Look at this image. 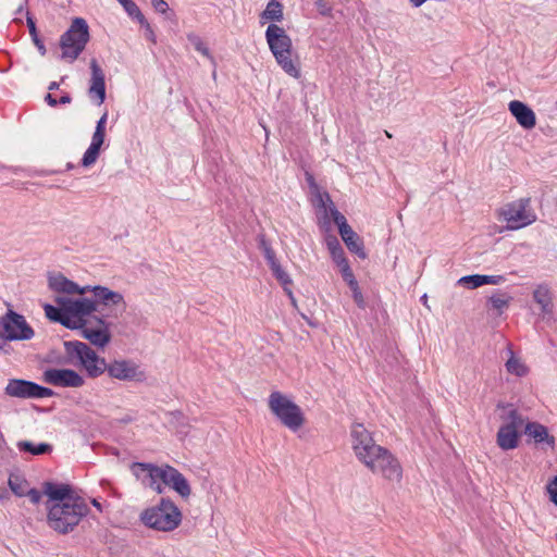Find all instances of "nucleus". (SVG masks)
I'll list each match as a JSON object with an SVG mask.
<instances>
[{
	"instance_id": "f257e3e1",
	"label": "nucleus",
	"mask_w": 557,
	"mask_h": 557,
	"mask_svg": "<svg viewBox=\"0 0 557 557\" xmlns=\"http://www.w3.org/2000/svg\"><path fill=\"white\" fill-rule=\"evenodd\" d=\"M350 436L357 459L372 473L392 482L401 480L403 468L398 459L387 448L377 445L363 424L354 423Z\"/></svg>"
},
{
	"instance_id": "f03ea898",
	"label": "nucleus",
	"mask_w": 557,
	"mask_h": 557,
	"mask_svg": "<svg viewBox=\"0 0 557 557\" xmlns=\"http://www.w3.org/2000/svg\"><path fill=\"white\" fill-rule=\"evenodd\" d=\"M48 525L59 534L72 532L89 512L85 499L77 497L69 503H47Z\"/></svg>"
},
{
	"instance_id": "7ed1b4c3",
	"label": "nucleus",
	"mask_w": 557,
	"mask_h": 557,
	"mask_svg": "<svg viewBox=\"0 0 557 557\" xmlns=\"http://www.w3.org/2000/svg\"><path fill=\"white\" fill-rule=\"evenodd\" d=\"M67 357V363L77 362L82 366L89 377H98L106 372L108 363L86 343L81 341H65L63 343Z\"/></svg>"
},
{
	"instance_id": "20e7f679",
	"label": "nucleus",
	"mask_w": 557,
	"mask_h": 557,
	"mask_svg": "<svg viewBox=\"0 0 557 557\" xmlns=\"http://www.w3.org/2000/svg\"><path fill=\"white\" fill-rule=\"evenodd\" d=\"M268 406L275 418L293 432L298 431L306 422L301 408L278 391L270 394Z\"/></svg>"
},
{
	"instance_id": "39448f33",
	"label": "nucleus",
	"mask_w": 557,
	"mask_h": 557,
	"mask_svg": "<svg viewBox=\"0 0 557 557\" xmlns=\"http://www.w3.org/2000/svg\"><path fill=\"white\" fill-rule=\"evenodd\" d=\"M181 520L180 509L169 498H162L158 506L148 508L141 513L145 525L159 531H172L178 527Z\"/></svg>"
},
{
	"instance_id": "423d86ee",
	"label": "nucleus",
	"mask_w": 557,
	"mask_h": 557,
	"mask_svg": "<svg viewBox=\"0 0 557 557\" xmlns=\"http://www.w3.org/2000/svg\"><path fill=\"white\" fill-rule=\"evenodd\" d=\"M89 41V27L83 17H75L60 37L61 59L74 62Z\"/></svg>"
},
{
	"instance_id": "0eeeda50",
	"label": "nucleus",
	"mask_w": 557,
	"mask_h": 557,
	"mask_svg": "<svg viewBox=\"0 0 557 557\" xmlns=\"http://www.w3.org/2000/svg\"><path fill=\"white\" fill-rule=\"evenodd\" d=\"M132 473L141 479L144 483L148 480L147 484L154 490L158 494L163 492V487L158 483L161 480L165 485L171 486L178 470L172 466L165 465L158 467L149 462H133L131 466Z\"/></svg>"
},
{
	"instance_id": "6e6552de",
	"label": "nucleus",
	"mask_w": 557,
	"mask_h": 557,
	"mask_svg": "<svg viewBox=\"0 0 557 557\" xmlns=\"http://www.w3.org/2000/svg\"><path fill=\"white\" fill-rule=\"evenodd\" d=\"M35 332L27 323L24 315L9 309L0 318V338L3 341H28L33 338Z\"/></svg>"
},
{
	"instance_id": "1a4fd4ad",
	"label": "nucleus",
	"mask_w": 557,
	"mask_h": 557,
	"mask_svg": "<svg viewBox=\"0 0 557 557\" xmlns=\"http://www.w3.org/2000/svg\"><path fill=\"white\" fill-rule=\"evenodd\" d=\"M530 203V198H520L502 209L500 215L507 222V230H519L535 222L536 214L529 209Z\"/></svg>"
},
{
	"instance_id": "9d476101",
	"label": "nucleus",
	"mask_w": 557,
	"mask_h": 557,
	"mask_svg": "<svg viewBox=\"0 0 557 557\" xmlns=\"http://www.w3.org/2000/svg\"><path fill=\"white\" fill-rule=\"evenodd\" d=\"M65 304V312H67L70 322L75 324V326H67L69 330H76L83 327L87 322H92L88 318L98 311V305L90 298L71 299L66 297Z\"/></svg>"
},
{
	"instance_id": "9b49d317",
	"label": "nucleus",
	"mask_w": 557,
	"mask_h": 557,
	"mask_svg": "<svg viewBox=\"0 0 557 557\" xmlns=\"http://www.w3.org/2000/svg\"><path fill=\"white\" fill-rule=\"evenodd\" d=\"M42 381L57 387L77 388L85 384L84 377L72 369H47L42 373Z\"/></svg>"
},
{
	"instance_id": "f8f14e48",
	"label": "nucleus",
	"mask_w": 557,
	"mask_h": 557,
	"mask_svg": "<svg viewBox=\"0 0 557 557\" xmlns=\"http://www.w3.org/2000/svg\"><path fill=\"white\" fill-rule=\"evenodd\" d=\"M106 372H108L110 377L121 381L141 382L145 380V373L131 360H113L108 363Z\"/></svg>"
},
{
	"instance_id": "ddd939ff",
	"label": "nucleus",
	"mask_w": 557,
	"mask_h": 557,
	"mask_svg": "<svg viewBox=\"0 0 557 557\" xmlns=\"http://www.w3.org/2000/svg\"><path fill=\"white\" fill-rule=\"evenodd\" d=\"M89 67L90 85L88 88V96L100 106L106 100V75L96 59L90 60Z\"/></svg>"
},
{
	"instance_id": "4468645a",
	"label": "nucleus",
	"mask_w": 557,
	"mask_h": 557,
	"mask_svg": "<svg viewBox=\"0 0 557 557\" xmlns=\"http://www.w3.org/2000/svg\"><path fill=\"white\" fill-rule=\"evenodd\" d=\"M265 38L273 55L282 57L283 52L292 51V39L281 26L274 23L270 24L265 30Z\"/></svg>"
},
{
	"instance_id": "2eb2a0df",
	"label": "nucleus",
	"mask_w": 557,
	"mask_h": 557,
	"mask_svg": "<svg viewBox=\"0 0 557 557\" xmlns=\"http://www.w3.org/2000/svg\"><path fill=\"white\" fill-rule=\"evenodd\" d=\"M100 327H94L92 322H87L83 327H79L81 335L89 341L94 346L103 348L111 341L110 323L101 322L99 320Z\"/></svg>"
},
{
	"instance_id": "dca6fc26",
	"label": "nucleus",
	"mask_w": 557,
	"mask_h": 557,
	"mask_svg": "<svg viewBox=\"0 0 557 557\" xmlns=\"http://www.w3.org/2000/svg\"><path fill=\"white\" fill-rule=\"evenodd\" d=\"M524 434L531 437L534 441V444L543 449L545 447H549L552 449L555 448V436L549 434L547 426L540 422H528L524 428Z\"/></svg>"
},
{
	"instance_id": "f3484780",
	"label": "nucleus",
	"mask_w": 557,
	"mask_h": 557,
	"mask_svg": "<svg viewBox=\"0 0 557 557\" xmlns=\"http://www.w3.org/2000/svg\"><path fill=\"white\" fill-rule=\"evenodd\" d=\"M42 493L49 498L47 503H69L77 498L70 484H58L46 481L42 484Z\"/></svg>"
},
{
	"instance_id": "a211bd4d",
	"label": "nucleus",
	"mask_w": 557,
	"mask_h": 557,
	"mask_svg": "<svg viewBox=\"0 0 557 557\" xmlns=\"http://www.w3.org/2000/svg\"><path fill=\"white\" fill-rule=\"evenodd\" d=\"M508 109L517 123L524 129H532L536 125L534 111L524 102L512 100L509 102Z\"/></svg>"
},
{
	"instance_id": "6ab92c4d",
	"label": "nucleus",
	"mask_w": 557,
	"mask_h": 557,
	"mask_svg": "<svg viewBox=\"0 0 557 557\" xmlns=\"http://www.w3.org/2000/svg\"><path fill=\"white\" fill-rule=\"evenodd\" d=\"M35 382L23 379H10L4 388L5 395L22 399H34Z\"/></svg>"
},
{
	"instance_id": "aec40b11",
	"label": "nucleus",
	"mask_w": 557,
	"mask_h": 557,
	"mask_svg": "<svg viewBox=\"0 0 557 557\" xmlns=\"http://www.w3.org/2000/svg\"><path fill=\"white\" fill-rule=\"evenodd\" d=\"M91 292H92L94 297H95V299H92V300L96 301V304L98 306L100 304L104 305V306H110V305L119 306V305H123V308H125V306H126V304L124 301V297H123V295L121 293L111 290V289H109L106 286H101V285L92 286Z\"/></svg>"
},
{
	"instance_id": "412c9836",
	"label": "nucleus",
	"mask_w": 557,
	"mask_h": 557,
	"mask_svg": "<svg viewBox=\"0 0 557 557\" xmlns=\"http://www.w3.org/2000/svg\"><path fill=\"white\" fill-rule=\"evenodd\" d=\"M505 281L506 278L504 275L472 274L460 277L457 284L465 285L470 289H474L483 285L502 284Z\"/></svg>"
},
{
	"instance_id": "4be33fe9",
	"label": "nucleus",
	"mask_w": 557,
	"mask_h": 557,
	"mask_svg": "<svg viewBox=\"0 0 557 557\" xmlns=\"http://www.w3.org/2000/svg\"><path fill=\"white\" fill-rule=\"evenodd\" d=\"M519 433L512 424H503L498 429L496 443L503 450L515 449L519 445Z\"/></svg>"
},
{
	"instance_id": "5701e85b",
	"label": "nucleus",
	"mask_w": 557,
	"mask_h": 557,
	"mask_svg": "<svg viewBox=\"0 0 557 557\" xmlns=\"http://www.w3.org/2000/svg\"><path fill=\"white\" fill-rule=\"evenodd\" d=\"M318 201H319V207L321 208H324V209H329L330 211V214L334 221V223L337 225L338 227V232H345L346 233V230L349 228L350 226L348 225L347 223V220L346 218L344 216V214H342L337 208L335 207L334 202L332 201L329 193L324 191L323 194L321 193H318Z\"/></svg>"
},
{
	"instance_id": "b1692460",
	"label": "nucleus",
	"mask_w": 557,
	"mask_h": 557,
	"mask_svg": "<svg viewBox=\"0 0 557 557\" xmlns=\"http://www.w3.org/2000/svg\"><path fill=\"white\" fill-rule=\"evenodd\" d=\"M65 301H66V297H58L55 299V302L59 305V308L47 304V305H45L44 309H45L46 317L49 320H51L53 322H58L67 329V326H75V324L70 322L67 312H65V308H66Z\"/></svg>"
},
{
	"instance_id": "393cba45",
	"label": "nucleus",
	"mask_w": 557,
	"mask_h": 557,
	"mask_svg": "<svg viewBox=\"0 0 557 557\" xmlns=\"http://www.w3.org/2000/svg\"><path fill=\"white\" fill-rule=\"evenodd\" d=\"M339 235L350 252L357 255L360 259L367 258L363 240L351 227L347 228L346 233L341 232Z\"/></svg>"
},
{
	"instance_id": "a878e982",
	"label": "nucleus",
	"mask_w": 557,
	"mask_h": 557,
	"mask_svg": "<svg viewBox=\"0 0 557 557\" xmlns=\"http://www.w3.org/2000/svg\"><path fill=\"white\" fill-rule=\"evenodd\" d=\"M48 283L49 288L57 293L73 295L75 292H81L77 283L60 273L49 276Z\"/></svg>"
},
{
	"instance_id": "bb28decb",
	"label": "nucleus",
	"mask_w": 557,
	"mask_h": 557,
	"mask_svg": "<svg viewBox=\"0 0 557 557\" xmlns=\"http://www.w3.org/2000/svg\"><path fill=\"white\" fill-rule=\"evenodd\" d=\"M533 299L540 305L543 315L553 312L552 294L547 285L541 284L533 290Z\"/></svg>"
},
{
	"instance_id": "cd10ccee",
	"label": "nucleus",
	"mask_w": 557,
	"mask_h": 557,
	"mask_svg": "<svg viewBox=\"0 0 557 557\" xmlns=\"http://www.w3.org/2000/svg\"><path fill=\"white\" fill-rule=\"evenodd\" d=\"M269 268L272 271L273 276L278 281V283L283 287L284 292L290 299L292 304L295 305L296 299H295L293 290H292L293 281L290 278V276L288 275V273L286 271H284V269L282 268L280 262H277V263H275V265H271Z\"/></svg>"
},
{
	"instance_id": "c85d7f7f",
	"label": "nucleus",
	"mask_w": 557,
	"mask_h": 557,
	"mask_svg": "<svg viewBox=\"0 0 557 557\" xmlns=\"http://www.w3.org/2000/svg\"><path fill=\"white\" fill-rule=\"evenodd\" d=\"M166 422L170 429L174 430L178 434L186 435L189 430V423L187 417L182 411H169L166 412Z\"/></svg>"
},
{
	"instance_id": "c756f323",
	"label": "nucleus",
	"mask_w": 557,
	"mask_h": 557,
	"mask_svg": "<svg viewBox=\"0 0 557 557\" xmlns=\"http://www.w3.org/2000/svg\"><path fill=\"white\" fill-rule=\"evenodd\" d=\"M16 447L21 453L30 454L33 456L48 455L53 450V447L51 444H48V443L34 444L33 442H29V441H18L16 443Z\"/></svg>"
},
{
	"instance_id": "7c9ffc66",
	"label": "nucleus",
	"mask_w": 557,
	"mask_h": 557,
	"mask_svg": "<svg viewBox=\"0 0 557 557\" xmlns=\"http://www.w3.org/2000/svg\"><path fill=\"white\" fill-rule=\"evenodd\" d=\"M284 18L283 5L277 0H270L260 14L261 23L267 21L281 22Z\"/></svg>"
},
{
	"instance_id": "2f4dec72",
	"label": "nucleus",
	"mask_w": 557,
	"mask_h": 557,
	"mask_svg": "<svg viewBox=\"0 0 557 557\" xmlns=\"http://www.w3.org/2000/svg\"><path fill=\"white\" fill-rule=\"evenodd\" d=\"M276 62L280 64V66L292 77L298 78L300 76V70L299 67L294 63L292 60V51H288L286 53H282V57L280 54L274 55Z\"/></svg>"
},
{
	"instance_id": "473e14b6",
	"label": "nucleus",
	"mask_w": 557,
	"mask_h": 557,
	"mask_svg": "<svg viewBox=\"0 0 557 557\" xmlns=\"http://www.w3.org/2000/svg\"><path fill=\"white\" fill-rule=\"evenodd\" d=\"M512 297L504 292H497L493 294L488 299L487 304L495 310H497L498 314H502L505 309L508 308L510 302L512 301Z\"/></svg>"
},
{
	"instance_id": "72a5a7b5",
	"label": "nucleus",
	"mask_w": 557,
	"mask_h": 557,
	"mask_svg": "<svg viewBox=\"0 0 557 557\" xmlns=\"http://www.w3.org/2000/svg\"><path fill=\"white\" fill-rule=\"evenodd\" d=\"M326 244L332 256V259L337 265L348 262L344 249L336 237L333 236L329 238Z\"/></svg>"
},
{
	"instance_id": "f704fd0d",
	"label": "nucleus",
	"mask_w": 557,
	"mask_h": 557,
	"mask_svg": "<svg viewBox=\"0 0 557 557\" xmlns=\"http://www.w3.org/2000/svg\"><path fill=\"white\" fill-rule=\"evenodd\" d=\"M258 247L263 252L264 259L267 260L269 267L275 265V263L280 262L265 235H258Z\"/></svg>"
},
{
	"instance_id": "c9c22d12",
	"label": "nucleus",
	"mask_w": 557,
	"mask_h": 557,
	"mask_svg": "<svg viewBox=\"0 0 557 557\" xmlns=\"http://www.w3.org/2000/svg\"><path fill=\"white\" fill-rule=\"evenodd\" d=\"M26 22H27V27H28L29 35L32 36L34 45L37 47L39 53L41 55H45L47 53L46 46L38 35L35 20L28 11L26 12Z\"/></svg>"
},
{
	"instance_id": "e433bc0d",
	"label": "nucleus",
	"mask_w": 557,
	"mask_h": 557,
	"mask_svg": "<svg viewBox=\"0 0 557 557\" xmlns=\"http://www.w3.org/2000/svg\"><path fill=\"white\" fill-rule=\"evenodd\" d=\"M505 367L508 373L518 377L525 376L529 372L528 367L519 358H516L513 352H511V356L507 360Z\"/></svg>"
},
{
	"instance_id": "4c0bfd02",
	"label": "nucleus",
	"mask_w": 557,
	"mask_h": 557,
	"mask_svg": "<svg viewBox=\"0 0 557 557\" xmlns=\"http://www.w3.org/2000/svg\"><path fill=\"white\" fill-rule=\"evenodd\" d=\"M8 483L10 490L16 496L23 497L26 495V491L28 490V482L22 475L11 473Z\"/></svg>"
},
{
	"instance_id": "58836bf2",
	"label": "nucleus",
	"mask_w": 557,
	"mask_h": 557,
	"mask_svg": "<svg viewBox=\"0 0 557 557\" xmlns=\"http://www.w3.org/2000/svg\"><path fill=\"white\" fill-rule=\"evenodd\" d=\"M120 4L124 8L126 13L134 20H136L140 25L147 24V20L145 15L141 13L139 7L132 0H117Z\"/></svg>"
},
{
	"instance_id": "ea45409f",
	"label": "nucleus",
	"mask_w": 557,
	"mask_h": 557,
	"mask_svg": "<svg viewBox=\"0 0 557 557\" xmlns=\"http://www.w3.org/2000/svg\"><path fill=\"white\" fill-rule=\"evenodd\" d=\"M171 487L184 498L188 497L191 493L188 481L180 471L176 473Z\"/></svg>"
},
{
	"instance_id": "a19ab883",
	"label": "nucleus",
	"mask_w": 557,
	"mask_h": 557,
	"mask_svg": "<svg viewBox=\"0 0 557 557\" xmlns=\"http://www.w3.org/2000/svg\"><path fill=\"white\" fill-rule=\"evenodd\" d=\"M187 39L198 52H200L208 59L213 60V57L211 55L209 48L198 35L190 33L187 35Z\"/></svg>"
},
{
	"instance_id": "79ce46f5",
	"label": "nucleus",
	"mask_w": 557,
	"mask_h": 557,
	"mask_svg": "<svg viewBox=\"0 0 557 557\" xmlns=\"http://www.w3.org/2000/svg\"><path fill=\"white\" fill-rule=\"evenodd\" d=\"M100 149L101 148H99L97 146L90 145L82 158V161H81L82 165L85 168L92 165L99 157Z\"/></svg>"
},
{
	"instance_id": "37998d69",
	"label": "nucleus",
	"mask_w": 557,
	"mask_h": 557,
	"mask_svg": "<svg viewBox=\"0 0 557 557\" xmlns=\"http://www.w3.org/2000/svg\"><path fill=\"white\" fill-rule=\"evenodd\" d=\"M339 270H341V273H342V276H343V280L347 283V285L349 287L358 284L355 275H354V272L349 265V262H345L341 265H338Z\"/></svg>"
},
{
	"instance_id": "c03bdc74",
	"label": "nucleus",
	"mask_w": 557,
	"mask_h": 557,
	"mask_svg": "<svg viewBox=\"0 0 557 557\" xmlns=\"http://www.w3.org/2000/svg\"><path fill=\"white\" fill-rule=\"evenodd\" d=\"M507 419L509 421L506 424L515 425V430H517V431L523 423L522 416L519 413V411L517 409H513V408L508 411Z\"/></svg>"
},
{
	"instance_id": "a18cd8bd",
	"label": "nucleus",
	"mask_w": 557,
	"mask_h": 557,
	"mask_svg": "<svg viewBox=\"0 0 557 557\" xmlns=\"http://www.w3.org/2000/svg\"><path fill=\"white\" fill-rule=\"evenodd\" d=\"M546 492L548 494L549 500L557 506V475H555L552 480L546 484Z\"/></svg>"
},
{
	"instance_id": "49530a36",
	"label": "nucleus",
	"mask_w": 557,
	"mask_h": 557,
	"mask_svg": "<svg viewBox=\"0 0 557 557\" xmlns=\"http://www.w3.org/2000/svg\"><path fill=\"white\" fill-rule=\"evenodd\" d=\"M351 293H352V298H354V301L356 302V305L363 309L366 307V301H364V298H363V295H362V292L359 287V284H356L351 287H349Z\"/></svg>"
},
{
	"instance_id": "de8ad7c7",
	"label": "nucleus",
	"mask_w": 557,
	"mask_h": 557,
	"mask_svg": "<svg viewBox=\"0 0 557 557\" xmlns=\"http://www.w3.org/2000/svg\"><path fill=\"white\" fill-rule=\"evenodd\" d=\"M53 395L54 392L51 388L35 383L34 399L51 397Z\"/></svg>"
},
{
	"instance_id": "09e8293b",
	"label": "nucleus",
	"mask_w": 557,
	"mask_h": 557,
	"mask_svg": "<svg viewBox=\"0 0 557 557\" xmlns=\"http://www.w3.org/2000/svg\"><path fill=\"white\" fill-rule=\"evenodd\" d=\"M151 5L156 10V12L160 14H168L170 12L169 4L165 0H150Z\"/></svg>"
},
{
	"instance_id": "8fccbe9b",
	"label": "nucleus",
	"mask_w": 557,
	"mask_h": 557,
	"mask_svg": "<svg viewBox=\"0 0 557 557\" xmlns=\"http://www.w3.org/2000/svg\"><path fill=\"white\" fill-rule=\"evenodd\" d=\"M315 7H317V9H318L320 14H322L324 16L331 15L332 7L329 4L327 1H325V0H317L315 1Z\"/></svg>"
},
{
	"instance_id": "3c124183",
	"label": "nucleus",
	"mask_w": 557,
	"mask_h": 557,
	"mask_svg": "<svg viewBox=\"0 0 557 557\" xmlns=\"http://www.w3.org/2000/svg\"><path fill=\"white\" fill-rule=\"evenodd\" d=\"M41 492L38 491L37 488H29L26 491V495L25 496H28L29 500L37 505L40 503L41 500Z\"/></svg>"
},
{
	"instance_id": "603ef678",
	"label": "nucleus",
	"mask_w": 557,
	"mask_h": 557,
	"mask_svg": "<svg viewBox=\"0 0 557 557\" xmlns=\"http://www.w3.org/2000/svg\"><path fill=\"white\" fill-rule=\"evenodd\" d=\"M104 137H106V133H103V132H96L95 131L94 134H92V137H91L90 145H94V146H97V147L101 148V146L104 143Z\"/></svg>"
},
{
	"instance_id": "864d4df0",
	"label": "nucleus",
	"mask_w": 557,
	"mask_h": 557,
	"mask_svg": "<svg viewBox=\"0 0 557 557\" xmlns=\"http://www.w3.org/2000/svg\"><path fill=\"white\" fill-rule=\"evenodd\" d=\"M108 113L104 112L103 115L98 120L96 125V132H103L106 133V123H107Z\"/></svg>"
},
{
	"instance_id": "5fc2aeb1",
	"label": "nucleus",
	"mask_w": 557,
	"mask_h": 557,
	"mask_svg": "<svg viewBox=\"0 0 557 557\" xmlns=\"http://www.w3.org/2000/svg\"><path fill=\"white\" fill-rule=\"evenodd\" d=\"M88 320H92V326L94 327H100V323H99V320L101 322H108L102 315H96V314H90V317L88 318Z\"/></svg>"
},
{
	"instance_id": "6e6d98bb",
	"label": "nucleus",
	"mask_w": 557,
	"mask_h": 557,
	"mask_svg": "<svg viewBox=\"0 0 557 557\" xmlns=\"http://www.w3.org/2000/svg\"><path fill=\"white\" fill-rule=\"evenodd\" d=\"M147 32V36L148 38L152 41V42H156V35L150 26V24L147 22V24H144L143 25Z\"/></svg>"
},
{
	"instance_id": "4d7b16f0",
	"label": "nucleus",
	"mask_w": 557,
	"mask_h": 557,
	"mask_svg": "<svg viewBox=\"0 0 557 557\" xmlns=\"http://www.w3.org/2000/svg\"><path fill=\"white\" fill-rule=\"evenodd\" d=\"M45 100L48 103V106H50L52 108L58 106V100L51 94H47V96L45 97Z\"/></svg>"
},
{
	"instance_id": "13d9d810",
	"label": "nucleus",
	"mask_w": 557,
	"mask_h": 557,
	"mask_svg": "<svg viewBox=\"0 0 557 557\" xmlns=\"http://www.w3.org/2000/svg\"><path fill=\"white\" fill-rule=\"evenodd\" d=\"M72 97L69 94H64L61 96V98L58 100V104H67L71 103Z\"/></svg>"
},
{
	"instance_id": "bf43d9fd",
	"label": "nucleus",
	"mask_w": 557,
	"mask_h": 557,
	"mask_svg": "<svg viewBox=\"0 0 557 557\" xmlns=\"http://www.w3.org/2000/svg\"><path fill=\"white\" fill-rule=\"evenodd\" d=\"M91 288H92V287H91V286H89V285H86V286H84V287H81V286H79V290H81V292H75V294H78V295H85L87 292H91Z\"/></svg>"
},
{
	"instance_id": "052dcab7",
	"label": "nucleus",
	"mask_w": 557,
	"mask_h": 557,
	"mask_svg": "<svg viewBox=\"0 0 557 557\" xmlns=\"http://www.w3.org/2000/svg\"><path fill=\"white\" fill-rule=\"evenodd\" d=\"M307 181L311 187L318 188V186L314 182V177L309 173H307Z\"/></svg>"
},
{
	"instance_id": "680f3d73",
	"label": "nucleus",
	"mask_w": 557,
	"mask_h": 557,
	"mask_svg": "<svg viewBox=\"0 0 557 557\" xmlns=\"http://www.w3.org/2000/svg\"><path fill=\"white\" fill-rule=\"evenodd\" d=\"M26 5H27V0H25L23 3H21L18 5V8L15 11V14H21L25 10Z\"/></svg>"
},
{
	"instance_id": "e2e57ef3",
	"label": "nucleus",
	"mask_w": 557,
	"mask_h": 557,
	"mask_svg": "<svg viewBox=\"0 0 557 557\" xmlns=\"http://www.w3.org/2000/svg\"><path fill=\"white\" fill-rule=\"evenodd\" d=\"M7 342H8V341H3V339H1V341H0V352H1V351H4L5 354H8V352H9V350H8V349H5V347L8 346V345H7Z\"/></svg>"
},
{
	"instance_id": "0e129e2a",
	"label": "nucleus",
	"mask_w": 557,
	"mask_h": 557,
	"mask_svg": "<svg viewBox=\"0 0 557 557\" xmlns=\"http://www.w3.org/2000/svg\"><path fill=\"white\" fill-rule=\"evenodd\" d=\"M60 84L58 82H51L48 86L49 90H57L59 89Z\"/></svg>"
},
{
	"instance_id": "69168bd1",
	"label": "nucleus",
	"mask_w": 557,
	"mask_h": 557,
	"mask_svg": "<svg viewBox=\"0 0 557 557\" xmlns=\"http://www.w3.org/2000/svg\"><path fill=\"white\" fill-rule=\"evenodd\" d=\"M413 7L419 8L421 7L426 0H409Z\"/></svg>"
},
{
	"instance_id": "338daca9",
	"label": "nucleus",
	"mask_w": 557,
	"mask_h": 557,
	"mask_svg": "<svg viewBox=\"0 0 557 557\" xmlns=\"http://www.w3.org/2000/svg\"><path fill=\"white\" fill-rule=\"evenodd\" d=\"M91 504H92V506H95L99 511H101V510H102V506H101V504H100L96 498H94V499L91 500Z\"/></svg>"
},
{
	"instance_id": "774afa93",
	"label": "nucleus",
	"mask_w": 557,
	"mask_h": 557,
	"mask_svg": "<svg viewBox=\"0 0 557 557\" xmlns=\"http://www.w3.org/2000/svg\"><path fill=\"white\" fill-rule=\"evenodd\" d=\"M74 168H75V165L72 162H67L65 165L66 171L73 170Z\"/></svg>"
}]
</instances>
